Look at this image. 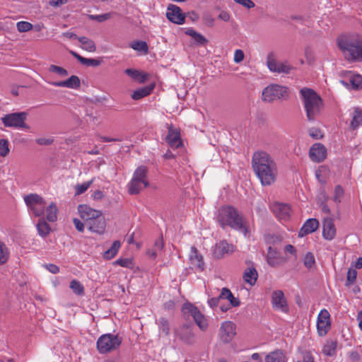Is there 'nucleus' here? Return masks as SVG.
Returning a JSON list of instances; mask_svg holds the SVG:
<instances>
[{
  "label": "nucleus",
  "mask_w": 362,
  "mask_h": 362,
  "mask_svg": "<svg viewBox=\"0 0 362 362\" xmlns=\"http://www.w3.org/2000/svg\"><path fill=\"white\" fill-rule=\"evenodd\" d=\"M252 168L263 186L274 184L278 176V167L275 158L264 150H257L252 156Z\"/></svg>",
  "instance_id": "f257e3e1"
},
{
  "label": "nucleus",
  "mask_w": 362,
  "mask_h": 362,
  "mask_svg": "<svg viewBox=\"0 0 362 362\" xmlns=\"http://www.w3.org/2000/svg\"><path fill=\"white\" fill-rule=\"evenodd\" d=\"M337 46L349 62H362V37L357 33H344L337 39Z\"/></svg>",
  "instance_id": "f03ea898"
},
{
  "label": "nucleus",
  "mask_w": 362,
  "mask_h": 362,
  "mask_svg": "<svg viewBox=\"0 0 362 362\" xmlns=\"http://www.w3.org/2000/svg\"><path fill=\"white\" fill-rule=\"evenodd\" d=\"M216 220L223 228L229 226L233 229L243 232L245 236H247L250 233L243 216L233 206H224L219 208Z\"/></svg>",
  "instance_id": "7ed1b4c3"
},
{
  "label": "nucleus",
  "mask_w": 362,
  "mask_h": 362,
  "mask_svg": "<svg viewBox=\"0 0 362 362\" xmlns=\"http://www.w3.org/2000/svg\"><path fill=\"white\" fill-rule=\"evenodd\" d=\"M306 112L310 122H313L320 115L323 108L322 100L313 90L303 88L300 90Z\"/></svg>",
  "instance_id": "20e7f679"
},
{
  "label": "nucleus",
  "mask_w": 362,
  "mask_h": 362,
  "mask_svg": "<svg viewBox=\"0 0 362 362\" xmlns=\"http://www.w3.org/2000/svg\"><path fill=\"white\" fill-rule=\"evenodd\" d=\"M148 186L147 169L144 166H139L135 170L129 183V192L130 194H137Z\"/></svg>",
  "instance_id": "39448f33"
},
{
  "label": "nucleus",
  "mask_w": 362,
  "mask_h": 362,
  "mask_svg": "<svg viewBox=\"0 0 362 362\" xmlns=\"http://www.w3.org/2000/svg\"><path fill=\"white\" fill-rule=\"evenodd\" d=\"M122 343V339L117 335L105 334L97 341V349L100 354L110 353L117 349Z\"/></svg>",
  "instance_id": "423d86ee"
},
{
  "label": "nucleus",
  "mask_w": 362,
  "mask_h": 362,
  "mask_svg": "<svg viewBox=\"0 0 362 362\" xmlns=\"http://www.w3.org/2000/svg\"><path fill=\"white\" fill-rule=\"evenodd\" d=\"M24 201L29 211L37 217L44 215L46 202L44 199L37 194H30L24 197Z\"/></svg>",
  "instance_id": "0eeeda50"
},
{
  "label": "nucleus",
  "mask_w": 362,
  "mask_h": 362,
  "mask_svg": "<svg viewBox=\"0 0 362 362\" xmlns=\"http://www.w3.org/2000/svg\"><path fill=\"white\" fill-rule=\"evenodd\" d=\"M27 113L21 112L5 115L1 119L6 127L28 129L29 127L25 123Z\"/></svg>",
  "instance_id": "6e6552de"
},
{
  "label": "nucleus",
  "mask_w": 362,
  "mask_h": 362,
  "mask_svg": "<svg viewBox=\"0 0 362 362\" xmlns=\"http://www.w3.org/2000/svg\"><path fill=\"white\" fill-rule=\"evenodd\" d=\"M288 96V88L277 84H271L262 91V98L264 101L272 102L277 99L285 98Z\"/></svg>",
  "instance_id": "1a4fd4ad"
},
{
  "label": "nucleus",
  "mask_w": 362,
  "mask_h": 362,
  "mask_svg": "<svg viewBox=\"0 0 362 362\" xmlns=\"http://www.w3.org/2000/svg\"><path fill=\"white\" fill-rule=\"evenodd\" d=\"M182 311L185 315L191 316L195 323L202 331H205L208 327L207 320L199 310L191 303H185L182 306Z\"/></svg>",
  "instance_id": "9d476101"
},
{
  "label": "nucleus",
  "mask_w": 362,
  "mask_h": 362,
  "mask_svg": "<svg viewBox=\"0 0 362 362\" xmlns=\"http://www.w3.org/2000/svg\"><path fill=\"white\" fill-rule=\"evenodd\" d=\"M331 329L330 314L326 309L320 310L317 319V330L319 336H325Z\"/></svg>",
  "instance_id": "9b49d317"
},
{
  "label": "nucleus",
  "mask_w": 362,
  "mask_h": 362,
  "mask_svg": "<svg viewBox=\"0 0 362 362\" xmlns=\"http://www.w3.org/2000/svg\"><path fill=\"white\" fill-rule=\"evenodd\" d=\"M236 334V325L231 321L223 322L219 329V337L222 342L227 344L232 341Z\"/></svg>",
  "instance_id": "f8f14e48"
},
{
  "label": "nucleus",
  "mask_w": 362,
  "mask_h": 362,
  "mask_svg": "<svg viewBox=\"0 0 362 362\" xmlns=\"http://www.w3.org/2000/svg\"><path fill=\"white\" fill-rule=\"evenodd\" d=\"M267 65L272 72L288 74L292 69L290 65L276 62L272 53H269L267 56Z\"/></svg>",
  "instance_id": "ddd939ff"
},
{
  "label": "nucleus",
  "mask_w": 362,
  "mask_h": 362,
  "mask_svg": "<svg viewBox=\"0 0 362 362\" xmlns=\"http://www.w3.org/2000/svg\"><path fill=\"white\" fill-rule=\"evenodd\" d=\"M166 17L170 21L178 25L183 24L185 20V15L181 8L175 4H170L168 6Z\"/></svg>",
  "instance_id": "4468645a"
},
{
  "label": "nucleus",
  "mask_w": 362,
  "mask_h": 362,
  "mask_svg": "<svg viewBox=\"0 0 362 362\" xmlns=\"http://www.w3.org/2000/svg\"><path fill=\"white\" fill-rule=\"evenodd\" d=\"M309 157L313 162L321 163L327 157V149L321 143H315L309 150Z\"/></svg>",
  "instance_id": "2eb2a0df"
},
{
  "label": "nucleus",
  "mask_w": 362,
  "mask_h": 362,
  "mask_svg": "<svg viewBox=\"0 0 362 362\" xmlns=\"http://www.w3.org/2000/svg\"><path fill=\"white\" fill-rule=\"evenodd\" d=\"M168 133L166 141L172 148H177L182 146L180 129L175 128L172 124H168Z\"/></svg>",
  "instance_id": "dca6fc26"
},
{
  "label": "nucleus",
  "mask_w": 362,
  "mask_h": 362,
  "mask_svg": "<svg viewBox=\"0 0 362 362\" xmlns=\"http://www.w3.org/2000/svg\"><path fill=\"white\" fill-rule=\"evenodd\" d=\"M78 212L81 218L85 222V224L91 219L101 215L100 211L93 209L86 204H80L78 206Z\"/></svg>",
  "instance_id": "f3484780"
},
{
  "label": "nucleus",
  "mask_w": 362,
  "mask_h": 362,
  "mask_svg": "<svg viewBox=\"0 0 362 362\" xmlns=\"http://www.w3.org/2000/svg\"><path fill=\"white\" fill-rule=\"evenodd\" d=\"M272 303L274 309L286 313L288 310L284 294L281 291H275L272 293Z\"/></svg>",
  "instance_id": "a211bd4d"
},
{
  "label": "nucleus",
  "mask_w": 362,
  "mask_h": 362,
  "mask_svg": "<svg viewBox=\"0 0 362 362\" xmlns=\"http://www.w3.org/2000/svg\"><path fill=\"white\" fill-rule=\"evenodd\" d=\"M235 250V246L229 244L226 240L216 243L214 250V255L217 259L223 257L226 255L232 254Z\"/></svg>",
  "instance_id": "6ab92c4d"
},
{
  "label": "nucleus",
  "mask_w": 362,
  "mask_h": 362,
  "mask_svg": "<svg viewBox=\"0 0 362 362\" xmlns=\"http://www.w3.org/2000/svg\"><path fill=\"white\" fill-rule=\"evenodd\" d=\"M272 211L276 217L281 221H286L291 216V209L288 204L275 203L272 207Z\"/></svg>",
  "instance_id": "aec40b11"
},
{
  "label": "nucleus",
  "mask_w": 362,
  "mask_h": 362,
  "mask_svg": "<svg viewBox=\"0 0 362 362\" xmlns=\"http://www.w3.org/2000/svg\"><path fill=\"white\" fill-rule=\"evenodd\" d=\"M88 229L98 234H103L105 230V221L103 215L94 218L85 224Z\"/></svg>",
  "instance_id": "412c9836"
},
{
  "label": "nucleus",
  "mask_w": 362,
  "mask_h": 362,
  "mask_svg": "<svg viewBox=\"0 0 362 362\" xmlns=\"http://www.w3.org/2000/svg\"><path fill=\"white\" fill-rule=\"evenodd\" d=\"M336 227L331 218H327L322 222V236L327 240H332L336 235Z\"/></svg>",
  "instance_id": "4be33fe9"
},
{
  "label": "nucleus",
  "mask_w": 362,
  "mask_h": 362,
  "mask_svg": "<svg viewBox=\"0 0 362 362\" xmlns=\"http://www.w3.org/2000/svg\"><path fill=\"white\" fill-rule=\"evenodd\" d=\"M189 261L192 269L200 272L204 270V264L203 257L199 254L198 250L195 247H191Z\"/></svg>",
  "instance_id": "5701e85b"
},
{
  "label": "nucleus",
  "mask_w": 362,
  "mask_h": 362,
  "mask_svg": "<svg viewBox=\"0 0 362 362\" xmlns=\"http://www.w3.org/2000/svg\"><path fill=\"white\" fill-rule=\"evenodd\" d=\"M319 228V221L316 218H308L300 228L298 237H303L310 234Z\"/></svg>",
  "instance_id": "b1692460"
},
{
  "label": "nucleus",
  "mask_w": 362,
  "mask_h": 362,
  "mask_svg": "<svg viewBox=\"0 0 362 362\" xmlns=\"http://www.w3.org/2000/svg\"><path fill=\"white\" fill-rule=\"evenodd\" d=\"M49 83L56 87H66L72 89H76L80 87L81 81L77 76L73 75L68 79L62 81H53Z\"/></svg>",
  "instance_id": "393cba45"
},
{
  "label": "nucleus",
  "mask_w": 362,
  "mask_h": 362,
  "mask_svg": "<svg viewBox=\"0 0 362 362\" xmlns=\"http://www.w3.org/2000/svg\"><path fill=\"white\" fill-rule=\"evenodd\" d=\"M176 334L185 343L191 344L193 342L194 334L189 325H183L176 331Z\"/></svg>",
  "instance_id": "a878e982"
},
{
  "label": "nucleus",
  "mask_w": 362,
  "mask_h": 362,
  "mask_svg": "<svg viewBox=\"0 0 362 362\" xmlns=\"http://www.w3.org/2000/svg\"><path fill=\"white\" fill-rule=\"evenodd\" d=\"M265 362H287V359L281 349H276L266 355Z\"/></svg>",
  "instance_id": "bb28decb"
},
{
  "label": "nucleus",
  "mask_w": 362,
  "mask_h": 362,
  "mask_svg": "<svg viewBox=\"0 0 362 362\" xmlns=\"http://www.w3.org/2000/svg\"><path fill=\"white\" fill-rule=\"evenodd\" d=\"M267 261L272 267H276L281 262V258L279 252L272 246H269L268 248Z\"/></svg>",
  "instance_id": "cd10ccee"
},
{
  "label": "nucleus",
  "mask_w": 362,
  "mask_h": 362,
  "mask_svg": "<svg viewBox=\"0 0 362 362\" xmlns=\"http://www.w3.org/2000/svg\"><path fill=\"white\" fill-rule=\"evenodd\" d=\"M69 53L74 57L80 63L87 66H98L101 64V60L98 59L85 58L74 51L70 50Z\"/></svg>",
  "instance_id": "c85d7f7f"
},
{
  "label": "nucleus",
  "mask_w": 362,
  "mask_h": 362,
  "mask_svg": "<svg viewBox=\"0 0 362 362\" xmlns=\"http://www.w3.org/2000/svg\"><path fill=\"white\" fill-rule=\"evenodd\" d=\"M219 298L221 299H227L233 307H238L240 304V300L238 298L234 297L232 292L227 288H223L221 289Z\"/></svg>",
  "instance_id": "c756f323"
},
{
  "label": "nucleus",
  "mask_w": 362,
  "mask_h": 362,
  "mask_svg": "<svg viewBox=\"0 0 362 362\" xmlns=\"http://www.w3.org/2000/svg\"><path fill=\"white\" fill-rule=\"evenodd\" d=\"M257 277V272L254 267L247 268L243 274L244 281L250 286L255 284Z\"/></svg>",
  "instance_id": "7c9ffc66"
},
{
  "label": "nucleus",
  "mask_w": 362,
  "mask_h": 362,
  "mask_svg": "<svg viewBox=\"0 0 362 362\" xmlns=\"http://www.w3.org/2000/svg\"><path fill=\"white\" fill-rule=\"evenodd\" d=\"M153 88V85L140 88L133 92V93L132 94V98L135 100H140L150 95Z\"/></svg>",
  "instance_id": "2f4dec72"
},
{
  "label": "nucleus",
  "mask_w": 362,
  "mask_h": 362,
  "mask_svg": "<svg viewBox=\"0 0 362 362\" xmlns=\"http://www.w3.org/2000/svg\"><path fill=\"white\" fill-rule=\"evenodd\" d=\"M121 247V243L119 240H115L110 248L106 250L103 253V257L105 259H111L113 257H115L117 254L118 253V251Z\"/></svg>",
  "instance_id": "473e14b6"
},
{
  "label": "nucleus",
  "mask_w": 362,
  "mask_h": 362,
  "mask_svg": "<svg viewBox=\"0 0 362 362\" xmlns=\"http://www.w3.org/2000/svg\"><path fill=\"white\" fill-rule=\"evenodd\" d=\"M46 218L49 222H54L57 218L58 209L54 202L46 206Z\"/></svg>",
  "instance_id": "72a5a7b5"
},
{
  "label": "nucleus",
  "mask_w": 362,
  "mask_h": 362,
  "mask_svg": "<svg viewBox=\"0 0 362 362\" xmlns=\"http://www.w3.org/2000/svg\"><path fill=\"white\" fill-rule=\"evenodd\" d=\"M78 41L81 44V48L85 49L89 52H94L96 50V46L95 42L86 37H80L78 38Z\"/></svg>",
  "instance_id": "f704fd0d"
},
{
  "label": "nucleus",
  "mask_w": 362,
  "mask_h": 362,
  "mask_svg": "<svg viewBox=\"0 0 362 362\" xmlns=\"http://www.w3.org/2000/svg\"><path fill=\"white\" fill-rule=\"evenodd\" d=\"M185 34L191 36L195 40V42L199 45H204L208 42L204 35L196 32L193 28L187 29Z\"/></svg>",
  "instance_id": "c9c22d12"
},
{
  "label": "nucleus",
  "mask_w": 362,
  "mask_h": 362,
  "mask_svg": "<svg viewBox=\"0 0 362 362\" xmlns=\"http://www.w3.org/2000/svg\"><path fill=\"white\" fill-rule=\"evenodd\" d=\"M37 230L40 236L46 237L49 234L51 228L43 218H40L37 224Z\"/></svg>",
  "instance_id": "e433bc0d"
},
{
  "label": "nucleus",
  "mask_w": 362,
  "mask_h": 362,
  "mask_svg": "<svg viewBox=\"0 0 362 362\" xmlns=\"http://www.w3.org/2000/svg\"><path fill=\"white\" fill-rule=\"evenodd\" d=\"M337 343L335 341H327L324 345L322 352L324 355L332 356L336 354Z\"/></svg>",
  "instance_id": "4c0bfd02"
},
{
  "label": "nucleus",
  "mask_w": 362,
  "mask_h": 362,
  "mask_svg": "<svg viewBox=\"0 0 362 362\" xmlns=\"http://www.w3.org/2000/svg\"><path fill=\"white\" fill-rule=\"evenodd\" d=\"M362 124V111L358 108H356L353 117L350 124V127L352 129H357Z\"/></svg>",
  "instance_id": "58836bf2"
},
{
  "label": "nucleus",
  "mask_w": 362,
  "mask_h": 362,
  "mask_svg": "<svg viewBox=\"0 0 362 362\" xmlns=\"http://www.w3.org/2000/svg\"><path fill=\"white\" fill-rule=\"evenodd\" d=\"M349 81L354 89L357 90L362 88V76L360 74L350 73Z\"/></svg>",
  "instance_id": "ea45409f"
},
{
  "label": "nucleus",
  "mask_w": 362,
  "mask_h": 362,
  "mask_svg": "<svg viewBox=\"0 0 362 362\" xmlns=\"http://www.w3.org/2000/svg\"><path fill=\"white\" fill-rule=\"evenodd\" d=\"M125 73L134 79H137L140 83H144L147 79L146 74H141L139 71L132 69H127Z\"/></svg>",
  "instance_id": "a19ab883"
},
{
  "label": "nucleus",
  "mask_w": 362,
  "mask_h": 362,
  "mask_svg": "<svg viewBox=\"0 0 362 362\" xmlns=\"http://www.w3.org/2000/svg\"><path fill=\"white\" fill-rule=\"evenodd\" d=\"M160 330L165 335L168 336L170 332V327L168 320L165 317H160L158 320Z\"/></svg>",
  "instance_id": "79ce46f5"
},
{
  "label": "nucleus",
  "mask_w": 362,
  "mask_h": 362,
  "mask_svg": "<svg viewBox=\"0 0 362 362\" xmlns=\"http://www.w3.org/2000/svg\"><path fill=\"white\" fill-rule=\"evenodd\" d=\"M10 152L9 141L6 139H0V157H6Z\"/></svg>",
  "instance_id": "37998d69"
},
{
  "label": "nucleus",
  "mask_w": 362,
  "mask_h": 362,
  "mask_svg": "<svg viewBox=\"0 0 362 362\" xmlns=\"http://www.w3.org/2000/svg\"><path fill=\"white\" fill-rule=\"evenodd\" d=\"M70 288L76 295H83L84 293V288L83 285L77 280L74 279L70 282Z\"/></svg>",
  "instance_id": "c03bdc74"
},
{
  "label": "nucleus",
  "mask_w": 362,
  "mask_h": 362,
  "mask_svg": "<svg viewBox=\"0 0 362 362\" xmlns=\"http://www.w3.org/2000/svg\"><path fill=\"white\" fill-rule=\"evenodd\" d=\"M9 257V252L5 244L0 241V264L6 263Z\"/></svg>",
  "instance_id": "a18cd8bd"
},
{
  "label": "nucleus",
  "mask_w": 362,
  "mask_h": 362,
  "mask_svg": "<svg viewBox=\"0 0 362 362\" xmlns=\"http://www.w3.org/2000/svg\"><path fill=\"white\" fill-rule=\"evenodd\" d=\"M357 277V272L355 269L349 268L347 272V276L345 285L349 286L354 284Z\"/></svg>",
  "instance_id": "49530a36"
},
{
  "label": "nucleus",
  "mask_w": 362,
  "mask_h": 362,
  "mask_svg": "<svg viewBox=\"0 0 362 362\" xmlns=\"http://www.w3.org/2000/svg\"><path fill=\"white\" fill-rule=\"evenodd\" d=\"M113 264L125 268H132L134 265L133 260L131 258H119Z\"/></svg>",
  "instance_id": "de8ad7c7"
},
{
  "label": "nucleus",
  "mask_w": 362,
  "mask_h": 362,
  "mask_svg": "<svg viewBox=\"0 0 362 362\" xmlns=\"http://www.w3.org/2000/svg\"><path fill=\"white\" fill-rule=\"evenodd\" d=\"M33 25L28 21H19L16 23V28L20 33L28 32L33 29Z\"/></svg>",
  "instance_id": "09e8293b"
},
{
  "label": "nucleus",
  "mask_w": 362,
  "mask_h": 362,
  "mask_svg": "<svg viewBox=\"0 0 362 362\" xmlns=\"http://www.w3.org/2000/svg\"><path fill=\"white\" fill-rule=\"evenodd\" d=\"M344 191L341 185H337L334 190L333 200L335 203L339 204L344 197Z\"/></svg>",
  "instance_id": "8fccbe9b"
},
{
  "label": "nucleus",
  "mask_w": 362,
  "mask_h": 362,
  "mask_svg": "<svg viewBox=\"0 0 362 362\" xmlns=\"http://www.w3.org/2000/svg\"><path fill=\"white\" fill-rule=\"evenodd\" d=\"M48 70L49 72L55 73L62 77L68 76V71L64 68L57 65H50Z\"/></svg>",
  "instance_id": "3c124183"
},
{
  "label": "nucleus",
  "mask_w": 362,
  "mask_h": 362,
  "mask_svg": "<svg viewBox=\"0 0 362 362\" xmlns=\"http://www.w3.org/2000/svg\"><path fill=\"white\" fill-rule=\"evenodd\" d=\"M93 180H91L88 181V182H83L82 184H79V185H76V187H75V189H76L75 194H76V195H79V194H81L83 192H85L90 187L91 184L93 183Z\"/></svg>",
  "instance_id": "603ef678"
},
{
  "label": "nucleus",
  "mask_w": 362,
  "mask_h": 362,
  "mask_svg": "<svg viewBox=\"0 0 362 362\" xmlns=\"http://www.w3.org/2000/svg\"><path fill=\"white\" fill-rule=\"evenodd\" d=\"M308 134L313 139H320L323 137V133L319 128L311 127L308 130Z\"/></svg>",
  "instance_id": "864d4df0"
},
{
  "label": "nucleus",
  "mask_w": 362,
  "mask_h": 362,
  "mask_svg": "<svg viewBox=\"0 0 362 362\" xmlns=\"http://www.w3.org/2000/svg\"><path fill=\"white\" fill-rule=\"evenodd\" d=\"M315 263V257L313 253L308 252L305 255L304 259H303V264L304 265L310 269L311 268Z\"/></svg>",
  "instance_id": "5fc2aeb1"
},
{
  "label": "nucleus",
  "mask_w": 362,
  "mask_h": 362,
  "mask_svg": "<svg viewBox=\"0 0 362 362\" xmlns=\"http://www.w3.org/2000/svg\"><path fill=\"white\" fill-rule=\"evenodd\" d=\"M112 17L111 13H107L101 15H90L89 18L91 20L96 21L98 22H103Z\"/></svg>",
  "instance_id": "6e6d98bb"
},
{
  "label": "nucleus",
  "mask_w": 362,
  "mask_h": 362,
  "mask_svg": "<svg viewBox=\"0 0 362 362\" xmlns=\"http://www.w3.org/2000/svg\"><path fill=\"white\" fill-rule=\"evenodd\" d=\"M132 47L138 51H144L147 52L148 46L146 42L144 41H138L135 42L132 45Z\"/></svg>",
  "instance_id": "4d7b16f0"
},
{
  "label": "nucleus",
  "mask_w": 362,
  "mask_h": 362,
  "mask_svg": "<svg viewBox=\"0 0 362 362\" xmlns=\"http://www.w3.org/2000/svg\"><path fill=\"white\" fill-rule=\"evenodd\" d=\"M202 21L204 25L208 27H213L214 25L215 19L210 13H204L202 17Z\"/></svg>",
  "instance_id": "13d9d810"
},
{
  "label": "nucleus",
  "mask_w": 362,
  "mask_h": 362,
  "mask_svg": "<svg viewBox=\"0 0 362 362\" xmlns=\"http://www.w3.org/2000/svg\"><path fill=\"white\" fill-rule=\"evenodd\" d=\"M54 141L52 137H40L35 139L36 144L40 146H49Z\"/></svg>",
  "instance_id": "bf43d9fd"
},
{
  "label": "nucleus",
  "mask_w": 362,
  "mask_h": 362,
  "mask_svg": "<svg viewBox=\"0 0 362 362\" xmlns=\"http://www.w3.org/2000/svg\"><path fill=\"white\" fill-rule=\"evenodd\" d=\"M236 4L243 6L248 9L252 8L255 6V3L252 0H233Z\"/></svg>",
  "instance_id": "052dcab7"
},
{
  "label": "nucleus",
  "mask_w": 362,
  "mask_h": 362,
  "mask_svg": "<svg viewBox=\"0 0 362 362\" xmlns=\"http://www.w3.org/2000/svg\"><path fill=\"white\" fill-rule=\"evenodd\" d=\"M244 52L241 49H236L234 53L233 61L238 64L244 59Z\"/></svg>",
  "instance_id": "680f3d73"
},
{
  "label": "nucleus",
  "mask_w": 362,
  "mask_h": 362,
  "mask_svg": "<svg viewBox=\"0 0 362 362\" xmlns=\"http://www.w3.org/2000/svg\"><path fill=\"white\" fill-rule=\"evenodd\" d=\"M73 223L76 228V230L79 232H83L84 230V226L85 225V222L83 223L81 222L78 218H74L73 219Z\"/></svg>",
  "instance_id": "e2e57ef3"
},
{
  "label": "nucleus",
  "mask_w": 362,
  "mask_h": 362,
  "mask_svg": "<svg viewBox=\"0 0 362 362\" xmlns=\"http://www.w3.org/2000/svg\"><path fill=\"white\" fill-rule=\"evenodd\" d=\"M163 245H164V244H163V238H158V239L156 240L153 248H154L155 250H156L158 252L163 249Z\"/></svg>",
  "instance_id": "0e129e2a"
},
{
  "label": "nucleus",
  "mask_w": 362,
  "mask_h": 362,
  "mask_svg": "<svg viewBox=\"0 0 362 362\" xmlns=\"http://www.w3.org/2000/svg\"><path fill=\"white\" fill-rule=\"evenodd\" d=\"M218 18L225 22H228L230 21V13L228 12V11H222Z\"/></svg>",
  "instance_id": "69168bd1"
},
{
  "label": "nucleus",
  "mask_w": 362,
  "mask_h": 362,
  "mask_svg": "<svg viewBox=\"0 0 362 362\" xmlns=\"http://www.w3.org/2000/svg\"><path fill=\"white\" fill-rule=\"evenodd\" d=\"M220 299L221 298H219V296L216 298H211L208 300V304L211 308L216 307L219 303Z\"/></svg>",
  "instance_id": "338daca9"
},
{
  "label": "nucleus",
  "mask_w": 362,
  "mask_h": 362,
  "mask_svg": "<svg viewBox=\"0 0 362 362\" xmlns=\"http://www.w3.org/2000/svg\"><path fill=\"white\" fill-rule=\"evenodd\" d=\"M47 270H49L52 274H57L59 272V268L55 264H49L46 266Z\"/></svg>",
  "instance_id": "774afa93"
}]
</instances>
